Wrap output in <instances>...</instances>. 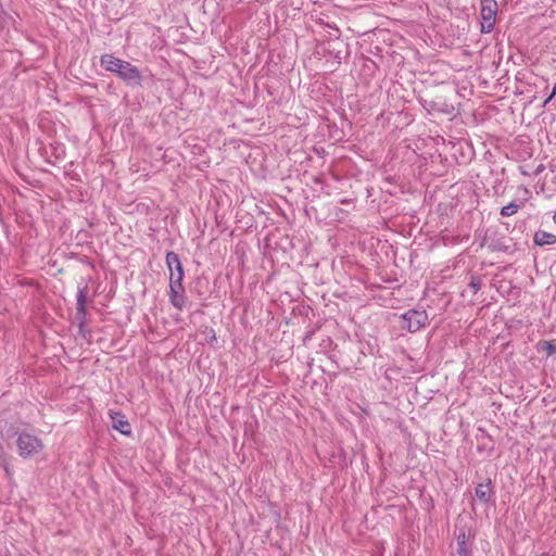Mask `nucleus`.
Returning <instances> with one entry per match:
<instances>
[{
	"label": "nucleus",
	"mask_w": 556,
	"mask_h": 556,
	"mask_svg": "<svg viewBox=\"0 0 556 556\" xmlns=\"http://www.w3.org/2000/svg\"><path fill=\"white\" fill-rule=\"evenodd\" d=\"M519 207V204H517L516 202H510L501 208V215L503 217L513 216L518 212Z\"/></svg>",
	"instance_id": "12"
},
{
	"label": "nucleus",
	"mask_w": 556,
	"mask_h": 556,
	"mask_svg": "<svg viewBox=\"0 0 556 556\" xmlns=\"http://www.w3.org/2000/svg\"><path fill=\"white\" fill-rule=\"evenodd\" d=\"M457 556H471V548L469 544V535L465 530H460L457 538Z\"/></svg>",
	"instance_id": "9"
},
{
	"label": "nucleus",
	"mask_w": 556,
	"mask_h": 556,
	"mask_svg": "<svg viewBox=\"0 0 556 556\" xmlns=\"http://www.w3.org/2000/svg\"><path fill=\"white\" fill-rule=\"evenodd\" d=\"M101 66L123 80L129 87H139L142 84V75L139 68L130 62L118 59L113 54L105 53L100 58Z\"/></svg>",
	"instance_id": "1"
},
{
	"label": "nucleus",
	"mask_w": 556,
	"mask_h": 556,
	"mask_svg": "<svg viewBox=\"0 0 556 556\" xmlns=\"http://www.w3.org/2000/svg\"><path fill=\"white\" fill-rule=\"evenodd\" d=\"M2 451V446L0 445V452Z\"/></svg>",
	"instance_id": "17"
},
{
	"label": "nucleus",
	"mask_w": 556,
	"mask_h": 556,
	"mask_svg": "<svg viewBox=\"0 0 556 556\" xmlns=\"http://www.w3.org/2000/svg\"><path fill=\"white\" fill-rule=\"evenodd\" d=\"M497 14V2L495 0H481V33L490 34L494 29Z\"/></svg>",
	"instance_id": "4"
},
{
	"label": "nucleus",
	"mask_w": 556,
	"mask_h": 556,
	"mask_svg": "<svg viewBox=\"0 0 556 556\" xmlns=\"http://www.w3.org/2000/svg\"><path fill=\"white\" fill-rule=\"evenodd\" d=\"M544 350L547 352L548 355H552L555 353L556 348L553 343L546 341L544 342Z\"/></svg>",
	"instance_id": "14"
},
{
	"label": "nucleus",
	"mask_w": 556,
	"mask_h": 556,
	"mask_svg": "<svg viewBox=\"0 0 556 556\" xmlns=\"http://www.w3.org/2000/svg\"><path fill=\"white\" fill-rule=\"evenodd\" d=\"M113 428L124 435L131 434V427L125 416L117 412L111 415Z\"/></svg>",
	"instance_id": "8"
},
{
	"label": "nucleus",
	"mask_w": 556,
	"mask_h": 556,
	"mask_svg": "<svg viewBox=\"0 0 556 556\" xmlns=\"http://www.w3.org/2000/svg\"><path fill=\"white\" fill-rule=\"evenodd\" d=\"M16 445L18 454L23 458L31 457L43 448L41 440L28 432L17 434Z\"/></svg>",
	"instance_id": "2"
},
{
	"label": "nucleus",
	"mask_w": 556,
	"mask_h": 556,
	"mask_svg": "<svg viewBox=\"0 0 556 556\" xmlns=\"http://www.w3.org/2000/svg\"><path fill=\"white\" fill-rule=\"evenodd\" d=\"M87 292L88 287H79L78 292L76 295V320L78 323L79 331L83 332L86 325H87V308H86V301H87Z\"/></svg>",
	"instance_id": "6"
},
{
	"label": "nucleus",
	"mask_w": 556,
	"mask_h": 556,
	"mask_svg": "<svg viewBox=\"0 0 556 556\" xmlns=\"http://www.w3.org/2000/svg\"><path fill=\"white\" fill-rule=\"evenodd\" d=\"M168 298L170 304L178 311H182L186 307L187 296L185 287H173L169 286Z\"/></svg>",
	"instance_id": "7"
},
{
	"label": "nucleus",
	"mask_w": 556,
	"mask_h": 556,
	"mask_svg": "<svg viewBox=\"0 0 556 556\" xmlns=\"http://www.w3.org/2000/svg\"><path fill=\"white\" fill-rule=\"evenodd\" d=\"M556 242V236L544 230L534 233V243L536 245H552Z\"/></svg>",
	"instance_id": "11"
},
{
	"label": "nucleus",
	"mask_w": 556,
	"mask_h": 556,
	"mask_svg": "<svg viewBox=\"0 0 556 556\" xmlns=\"http://www.w3.org/2000/svg\"><path fill=\"white\" fill-rule=\"evenodd\" d=\"M469 288L472 290V293L476 294L481 289V279L479 276H471Z\"/></svg>",
	"instance_id": "13"
},
{
	"label": "nucleus",
	"mask_w": 556,
	"mask_h": 556,
	"mask_svg": "<svg viewBox=\"0 0 556 556\" xmlns=\"http://www.w3.org/2000/svg\"><path fill=\"white\" fill-rule=\"evenodd\" d=\"M475 494L479 501L483 503L490 502L492 496L491 482L489 481L488 483H479L476 486Z\"/></svg>",
	"instance_id": "10"
},
{
	"label": "nucleus",
	"mask_w": 556,
	"mask_h": 556,
	"mask_svg": "<svg viewBox=\"0 0 556 556\" xmlns=\"http://www.w3.org/2000/svg\"><path fill=\"white\" fill-rule=\"evenodd\" d=\"M402 328L417 332L428 324V314L421 309H409L402 315Z\"/></svg>",
	"instance_id": "5"
},
{
	"label": "nucleus",
	"mask_w": 556,
	"mask_h": 556,
	"mask_svg": "<svg viewBox=\"0 0 556 556\" xmlns=\"http://www.w3.org/2000/svg\"><path fill=\"white\" fill-rule=\"evenodd\" d=\"M555 96H556V84L552 88V91H551L549 96L547 97V99L544 101V104H547L548 102H551Z\"/></svg>",
	"instance_id": "15"
},
{
	"label": "nucleus",
	"mask_w": 556,
	"mask_h": 556,
	"mask_svg": "<svg viewBox=\"0 0 556 556\" xmlns=\"http://www.w3.org/2000/svg\"><path fill=\"white\" fill-rule=\"evenodd\" d=\"M210 333H211L210 334L211 340H216V334H215L214 329L210 328Z\"/></svg>",
	"instance_id": "16"
},
{
	"label": "nucleus",
	"mask_w": 556,
	"mask_h": 556,
	"mask_svg": "<svg viewBox=\"0 0 556 556\" xmlns=\"http://www.w3.org/2000/svg\"><path fill=\"white\" fill-rule=\"evenodd\" d=\"M165 262L169 271V286L176 288L184 287L182 280L185 271L179 255L174 251H168L165 256Z\"/></svg>",
	"instance_id": "3"
}]
</instances>
